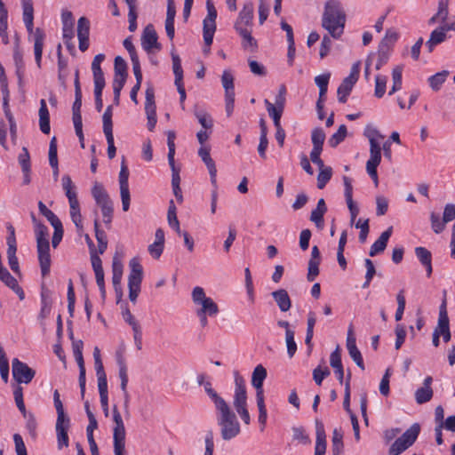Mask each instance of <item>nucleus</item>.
Listing matches in <instances>:
<instances>
[{"label": "nucleus", "instance_id": "1", "mask_svg": "<svg viewBox=\"0 0 455 455\" xmlns=\"http://www.w3.org/2000/svg\"><path fill=\"white\" fill-rule=\"evenodd\" d=\"M346 14L339 2L329 0L324 6L322 25L333 38H339L344 32Z\"/></svg>", "mask_w": 455, "mask_h": 455}, {"label": "nucleus", "instance_id": "2", "mask_svg": "<svg viewBox=\"0 0 455 455\" xmlns=\"http://www.w3.org/2000/svg\"><path fill=\"white\" fill-rule=\"evenodd\" d=\"M215 410L222 439L229 441L236 437L241 432L240 424L229 404L226 402L216 407Z\"/></svg>", "mask_w": 455, "mask_h": 455}, {"label": "nucleus", "instance_id": "3", "mask_svg": "<svg viewBox=\"0 0 455 455\" xmlns=\"http://www.w3.org/2000/svg\"><path fill=\"white\" fill-rule=\"evenodd\" d=\"M267 378V370L261 364L257 365L251 375V385L256 389V401L259 409V422L261 430L264 429L267 422V413L265 405L263 382Z\"/></svg>", "mask_w": 455, "mask_h": 455}, {"label": "nucleus", "instance_id": "4", "mask_svg": "<svg viewBox=\"0 0 455 455\" xmlns=\"http://www.w3.org/2000/svg\"><path fill=\"white\" fill-rule=\"evenodd\" d=\"M207 15L203 21V36L205 47L204 52L208 54L210 52V46L212 44L213 36L216 31V19L217 10L212 0L206 1Z\"/></svg>", "mask_w": 455, "mask_h": 455}, {"label": "nucleus", "instance_id": "5", "mask_svg": "<svg viewBox=\"0 0 455 455\" xmlns=\"http://www.w3.org/2000/svg\"><path fill=\"white\" fill-rule=\"evenodd\" d=\"M130 274L128 276L129 299L133 304L140 292V285L143 279V267L137 258H132L129 262Z\"/></svg>", "mask_w": 455, "mask_h": 455}, {"label": "nucleus", "instance_id": "6", "mask_svg": "<svg viewBox=\"0 0 455 455\" xmlns=\"http://www.w3.org/2000/svg\"><path fill=\"white\" fill-rule=\"evenodd\" d=\"M254 18V5L252 2L248 1L243 4L238 16L234 23V29L237 34L246 31H252Z\"/></svg>", "mask_w": 455, "mask_h": 455}, {"label": "nucleus", "instance_id": "7", "mask_svg": "<svg viewBox=\"0 0 455 455\" xmlns=\"http://www.w3.org/2000/svg\"><path fill=\"white\" fill-rule=\"evenodd\" d=\"M360 73V62L353 64L350 74L347 76L337 90L338 100L340 103L347 102V97L350 94L354 85L358 80Z\"/></svg>", "mask_w": 455, "mask_h": 455}, {"label": "nucleus", "instance_id": "8", "mask_svg": "<svg viewBox=\"0 0 455 455\" xmlns=\"http://www.w3.org/2000/svg\"><path fill=\"white\" fill-rule=\"evenodd\" d=\"M370 143V158L366 162V171L370 177L378 186L377 168L381 162V146L380 141H375L371 139Z\"/></svg>", "mask_w": 455, "mask_h": 455}, {"label": "nucleus", "instance_id": "9", "mask_svg": "<svg viewBox=\"0 0 455 455\" xmlns=\"http://www.w3.org/2000/svg\"><path fill=\"white\" fill-rule=\"evenodd\" d=\"M113 444L114 450H125V427L116 405L113 406Z\"/></svg>", "mask_w": 455, "mask_h": 455}, {"label": "nucleus", "instance_id": "10", "mask_svg": "<svg viewBox=\"0 0 455 455\" xmlns=\"http://www.w3.org/2000/svg\"><path fill=\"white\" fill-rule=\"evenodd\" d=\"M235 393L233 397V405L236 412L247 409V394L244 379L238 371H234Z\"/></svg>", "mask_w": 455, "mask_h": 455}, {"label": "nucleus", "instance_id": "11", "mask_svg": "<svg viewBox=\"0 0 455 455\" xmlns=\"http://www.w3.org/2000/svg\"><path fill=\"white\" fill-rule=\"evenodd\" d=\"M112 116V106H108L103 114L102 121L103 132L108 142V156L110 159L115 157L116 152V148L114 144Z\"/></svg>", "mask_w": 455, "mask_h": 455}, {"label": "nucleus", "instance_id": "12", "mask_svg": "<svg viewBox=\"0 0 455 455\" xmlns=\"http://www.w3.org/2000/svg\"><path fill=\"white\" fill-rule=\"evenodd\" d=\"M12 364V376L18 383L28 384L35 377L36 371L18 358H14Z\"/></svg>", "mask_w": 455, "mask_h": 455}, {"label": "nucleus", "instance_id": "13", "mask_svg": "<svg viewBox=\"0 0 455 455\" xmlns=\"http://www.w3.org/2000/svg\"><path fill=\"white\" fill-rule=\"evenodd\" d=\"M172 69L175 76L174 84L177 86L178 92L180 94V101L184 108V101L186 100V91L183 84V70L181 67V60L177 54H172Z\"/></svg>", "mask_w": 455, "mask_h": 455}, {"label": "nucleus", "instance_id": "14", "mask_svg": "<svg viewBox=\"0 0 455 455\" xmlns=\"http://www.w3.org/2000/svg\"><path fill=\"white\" fill-rule=\"evenodd\" d=\"M25 27L28 32L33 36L35 59L37 66L40 68L45 34L39 28L34 30V23H30L29 26L25 25Z\"/></svg>", "mask_w": 455, "mask_h": 455}, {"label": "nucleus", "instance_id": "15", "mask_svg": "<svg viewBox=\"0 0 455 455\" xmlns=\"http://www.w3.org/2000/svg\"><path fill=\"white\" fill-rule=\"evenodd\" d=\"M10 235L7 237V258H8V263L10 266V268L15 273L20 275V266L18 258L16 257V251H17V245H16V238H15V233L14 228L12 226L9 227Z\"/></svg>", "mask_w": 455, "mask_h": 455}, {"label": "nucleus", "instance_id": "16", "mask_svg": "<svg viewBox=\"0 0 455 455\" xmlns=\"http://www.w3.org/2000/svg\"><path fill=\"white\" fill-rule=\"evenodd\" d=\"M36 249L38 254V260L43 276H46L50 273L51 268V255H50V243L48 242L36 243Z\"/></svg>", "mask_w": 455, "mask_h": 455}, {"label": "nucleus", "instance_id": "17", "mask_svg": "<svg viewBox=\"0 0 455 455\" xmlns=\"http://www.w3.org/2000/svg\"><path fill=\"white\" fill-rule=\"evenodd\" d=\"M347 348L348 351V354L352 360L355 363V364L361 369L364 370V363L363 359L362 356V354L360 350L356 347V341L355 337L354 334L353 326L350 325L347 330Z\"/></svg>", "mask_w": 455, "mask_h": 455}, {"label": "nucleus", "instance_id": "18", "mask_svg": "<svg viewBox=\"0 0 455 455\" xmlns=\"http://www.w3.org/2000/svg\"><path fill=\"white\" fill-rule=\"evenodd\" d=\"M158 36L154 28V26L149 24L148 25L143 31L141 36V45L142 48L147 52H150L153 49L160 50L161 46L157 42Z\"/></svg>", "mask_w": 455, "mask_h": 455}, {"label": "nucleus", "instance_id": "19", "mask_svg": "<svg viewBox=\"0 0 455 455\" xmlns=\"http://www.w3.org/2000/svg\"><path fill=\"white\" fill-rule=\"evenodd\" d=\"M90 21L85 17L79 18L77 21V37L79 50L85 52L89 47Z\"/></svg>", "mask_w": 455, "mask_h": 455}, {"label": "nucleus", "instance_id": "20", "mask_svg": "<svg viewBox=\"0 0 455 455\" xmlns=\"http://www.w3.org/2000/svg\"><path fill=\"white\" fill-rule=\"evenodd\" d=\"M92 195L101 211L113 207V202L101 184L96 182L93 185Z\"/></svg>", "mask_w": 455, "mask_h": 455}, {"label": "nucleus", "instance_id": "21", "mask_svg": "<svg viewBox=\"0 0 455 455\" xmlns=\"http://www.w3.org/2000/svg\"><path fill=\"white\" fill-rule=\"evenodd\" d=\"M70 427V419L69 418L60 419L56 420V435H57V443L58 448L61 450L63 447L68 446V431Z\"/></svg>", "mask_w": 455, "mask_h": 455}, {"label": "nucleus", "instance_id": "22", "mask_svg": "<svg viewBox=\"0 0 455 455\" xmlns=\"http://www.w3.org/2000/svg\"><path fill=\"white\" fill-rule=\"evenodd\" d=\"M0 280L10 289H12L20 298L24 299L25 294L22 288L19 285L18 281L10 272L4 267H0Z\"/></svg>", "mask_w": 455, "mask_h": 455}, {"label": "nucleus", "instance_id": "23", "mask_svg": "<svg viewBox=\"0 0 455 455\" xmlns=\"http://www.w3.org/2000/svg\"><path fill=\"white\" fill-rule=\"evenodd\" d=\"M198 156L201 157L202 161L204 163L208 169L212 185L216 187L217 169L213 159L211 157L210 148L200 147L198 149Z\"/></svg>", "mask_w": 455, "mask_h": 455}, {"label": "nucleus", "instance_id": "24", "mask_svg": "<svg viewBox=\"0 0 455 455\" xmlns=\"http://www.w3.org/2000/svg\"><path fill=\"white\" fill-rule=\"evenodd\" d=\"M92 266L95 274L96 283L100 291L101 296L105 298V283H104V270L102 267V262L99 256L92 254L91 256Z\"/></svg>", "mask_w": 455, "mask_h": 455}, {"label": "nucleus", "instance_id": "25", "mask_svg": "<svg viewBox=\"0 0 455 455\" xmlns=\"http://www.w3.org/2000/svg\"><path fill=\"white\" fill-rule=\"evenodd\" d=\"M393 228L389 227L387 230L381 233L379 237L373 243L371 246L369 255L371 257H374L379 253H381L385 251L387 242L392 235Z\"/></svg>", "mask_w": 455, "mask_h": 455}, {"label": "nucleus", "instance_id": "26", "mask_svg": "<svg viewBox=\"0 0 455 455\" xmlns=\"http://www.w3.org/2000/svg\"><path fill=\"white\" fill-rule=\"evenodd\" d=\"M327 212V206L323 198L317 202L316 208L311 212L310 220L315 223L317 228L323 229L324 226L323 216Z\"/></svg>", "mask_w": 455, "mask_h": 455}, {"label": "nucleus", "instance_id": "27", "mask_svg": "<svg viewBox=\"0 0 455 455\" xmlns=\"http://www.w3.org/2000/svg\"><path fill=\"white\" fill-rule=\"evenodd\" d=\"M39 115V127L43 133L49 134L51 131L50 126V114L47 108L45 100H40Z\"/></svg>", "mask_w": 455, "mask_h": 455}, {"label": "nucleus", "instance_id": "28", "mask_svg": "<svg viewBox=\"0 0 455 455\" xmlns=\"http://www.w3.org/2000/svg\"><path fill=\"white\" fill-rule=\"evenodd\" d=\"M278 308L282 312H287L291 307V301L286 290L279 289L271 293Z\"/></svg>", "mask_w": 455, "mask_h": 455}, {"label": "nucleus", "instance_id": "29", "mask_svg": "<svg viewBox=\"0 0 455 455\" xmlns=\"http://www.w3.org/2000/svg\"><path fill=\"white\" fill-rule=\"evenodd\" d=\"M316 443L315 455H324L326 451V441L323 425L319 419H315Z\"/></svg>", "mask_w": 455, "mask_h": 455}, {"label": "nucleus", "instance_id": "30", "mask_svg": "<svg viewBox=\"0 0 455 455\" xmlns=\"http://www.w3.org/2000/svg\"><path fill=\"white\" fill-rule=\"evenodd\" d=\"M415 254L420 263L426 267L427 275L429 277L433 271L431 252L425 247H417L415 248Z\"/></svg>", "mask_w": 455, "mask_h": 455}, {"label": "nucleus", "instance_id": "31", "mask_svg": "<svg viewBox=\"0 0 455 455\" xmlns=\"http://www.w3.org/2000/svg\"><path fill=\"white\" fill-rule=\"evenodd\" d=\"M193 113L201 124L202 128L204 130H210V132H212L213 128V120L211 115L197 106H195Z\"/></svg>", "mask_w": 455, "mask_h": 455}, {"label": "nucleus", "instance_id": "32", "mask_svg": "<svg viewBox=\"0 0 455 455\" xmlns=\"http://www.w3.org/2000/svg\"><path fill=\"white\" fill-rule=\"evenodd\" d=\"M116 363L118 365V375L121 380L120 387L122 391H125L128 384V373L126 363L121 352H116Z\"/></svg>", "mask_w": 455, "mask_h": 455}, {"label": "nucleus", "instance_id": "33", "mask_svg": "<svg viewBox=\"0 0 455 455\" xmlns=\"http://www.w3.org/2000/svg\"><path fill=\"white\" fill-rule=\"evenodd\" d=\"M447 38V35L443 32V29L440 27L436 28L430 34L429 39L426 42V46L429 52H432L434 48L443 43Z\"/></svg>", "mask_w": 455, "mask_h": 455}, {"label": "nucleus", "instance_id": "34", "mask_svg": "<svg viewBox=\"0 0 455 455\" xmlns=\"http://www.w3.org/2000/svg\"><path fill=\"white\" fill-rule=\"evenodd\" d=\"M70 207V218L78 231L83 230V220L80 212V204L78 199L68 202Z\"/></svg>", "mask_w": 455, "mask_h": 455}, {"label": "nucleus", "instance_id": "35", "mask_svg": "<svg viewBox=\"0 0 455 455\" xmlns=\"http://www.w3.org/2000/svg\"><path fill=\"white\" fill-rule=\"evenodd\" d=\"M61 185L68 202L77 199L76 187L70 176L64 175L61 179Z\"/></svg>", "mask_w": 455, "mask_h": 455}, {"label": "nucleus", "instance_id": "36", "mask_svg": "<svg viewBox=\"0 0 455 455\" xmlns=\"http://www.w3.org/2000/svg\"><path fill=\"white\" fill-rule=\"evenodd\" d=\"M198 305L201 306V308L197 310L199 313L208 315L209 316H214L219 313L218 305L210 297L204 299Z\"/></svg>", "mask_w": 455, "mask_h": 455}, {"label": "nucleus", "instance_id": "37", "mask_svg": "<svg viewBox=\"0 0 455 455\" xmlns=\"http://www.w3.org/2000/svg\"><path fill=\"white\" fill-rule=\"evenodd\" d=\"M167 220L171 228H172L178 235L181 234V229L180 228V222L176 214V206L174 204L173 200H171L169 203V208L167 212Z\"/></svg>", "mask_w": 455, "mask_h": 455}, {"label": "nucleus", "instance_id": "38", "mask_svg": "<svg viewBox=\"0 0 455 455\" xmlns=\"http://www.w3.org/2000/svg\"><path fill=\"white\" fill-rule=\"evenodd\" d=\"M264 103L266 105L267 111L269 116L274 121V125L275 128H279L281 126V117L283 112V109H280L274 107V104L271 103L268 100H265Z\"/></svg>", "mask_w": 455, "mask_h": 455}, {"label": "nucleus", "instance_id": "39", "mask_svg": "<svg viewBox=\"0 0 455 455\" xmlns=\"http://www.w3.org/2000/svg\"><path fill=\"white\" fill-rule=\"evenodd\" d=\"M222 86L225 89V96H235L234 76L230 71L225 70L221 76Z\"/></svg>", "mask_w": 455, "mask_h": 455}, {"label": "nucleus", "instance_id": "40", "mask_svg": "<svg viewBox=\"0 0 455 455\" xmlns=\"http://www.w3.org/2000/svg\"><path fill=\"white\" fill-rule=\"evenodd\" d=\"M311 140L313 143L312 150H323V145L325 140V133L322 128H315L312 131Z\"/></svg>", "mask_w": 455, "mask_h": 455}, {"label": "nucleus", "instance_id": "41", "mask_svg": "<svg viewBox=\"0 0 455 455\" xmlns=\"http://www.w3.org/2000/svg\"><path fill=\"white\" fill-rule=\"evenodd\" d=\"M205 393L211 398L212 403H214L215 408L219 405L226 403V401L212 387V384L210 381H206L203 385Z\"/></svg>", "mask_w": 455, "mask_h": 455}, {"label": "nucleus", "instance_id": "42", "mask_svg": "<svg viewBox=\"0 0 455 455\" xmlns=\"http://www.w3.org/2000/svg\"><path fill=\"white\" fill-rule=\"evenodd\" d=\"M402 72L403 68L401 66L395 67L392 71L393 85L389 94H393L402 88Z\"/></svg>", "mask_w": 455, "mask_h": 455}, {"label": "nucleus", "instance_id": "43", "mask_svg": "<svg viewBox=\"0 0 455 455\" xmlns=\"http://www.w3.org/2000/svg\"><path fill=\"white\" fill-rule=\"evenodd\" d=\"M433 397L432 388L419 387L415 392V399L419 404L425 403L430 401Z\"/></svg>", "mask_w": 455, "mask_h": 455}, {"label": "nucleus", "instance_id": "44", "mask_svg": "<svg viewBox=\"0 0 455 455\" xmlns=\"http://www.w3.org/2000/svg\"><path fill=\"white\" fill-rule=\"evenodd\" d=\"M347 136V127L345 124L339 125L338 131L329 139V145L331 148L337 147Z\"/></svg>", "mask_w": 455, "mask_h": 455}, {"label": "nucleus", "instance_id": "45", "mask_svg": "<svg viewBox=\"0 0 455 455\" xmlns=\"http://www.w3.org/2000/svg\"><path fill=\"white\" fill-rule=\"evenodd\" d=\"M252 31H246L238 34L242 37V45L244 49H249L251 52H255L257 49V41L251 36Z\"/></svg>", "mask_w": 455, "mask_h": 455}, {"label": "nucleus", "instance_id": "46", "mask_svg": "<svg viewBox=\"0 0 455 455\" xmlns=\"http://www.w3.org/2000/svg\"><path fill=\"white\" fill-rule=\"evenodd\" d=\"M105 60V55L103 53L97 54L92 62V70L93 74V78H104L103 71L100 68L101 62Z\"/></svg>", "mask_w": 455, "mask_h": 455}, {"label": "nucleus", "instance_id": "47", "mask_svg": "<svg viewBox=\"0 0 455 455\" xmlns=\"http://www.w3.org/2000/svg\"><path fill=\"white\" fill-rule=\"evenodd\" d=\"M447 71L436 73L428 78L429 85L434 91H438L442 84L445 82Z\"/></svg>", "mask_w": 455, "mask_h": 455}, {"label": "nucleus", "instance_id": "48", "mask_svg": "<svg viewBox=\"0 0 455 455\" xmlns=\"http://www.w3.org/2000/svg\"><path fill=\"white\" fill-rule=\"evenodd\" d=\"M330 77H331L330 73L319 75L315 77V83L319 87V91H321V97H325V94L328 90V84H329Z\"/></svg>", "mask_w": 455, "mask_h": 455}, {"label": "nucleus", "instance_id": "49", "mask_svg": "<svg viewBox=\"0 0 455 455\" xmlns=\"http://www.w3.org/2000/svg\"><path fill=\"white\" fill-rule=\"evenodd\" d=\"M430 221L431 228L435 234H440L445 229L446 222L443 219L441 220L439 215L434 212L430 213Z\"/></svg>", "mask_w": 455, "mask_h": 455}, {"label": "nucleus", "instance_id": "50", "mask_svg": "<svg viewBox=\"0 0 455 455\" xmlns=\"http://www.w3.org/2000/svg\"><path fill=\"white\" fill-rule=\"evenodd\" d=\"M294 331H285V342L287 347V353L290 358H291L297 351V344L294 339Z\"/></svg>", "mask_w": 455, "mask_h": 455}, {"label": "nucleus", "instance_id": "51", "mask_svg": "<svg viewBox=\"0 0 455 455\" xmlns=\"http://www.w3.org/2000/svg\"><path fill=\"white\" fill-rule=\"evenodd\" d=\"M396 301H397V309L395 315V318L396 321H400L403 318V315L404 313L405 309V297H404V291L401 290L397 295H396Z\"/></svg>", "mask_w": 455, "mask_h": 455}, {"label": "nucleus", "instance_id": "52", "mask_svg": "<svg viewBox=\"0 0 455 455\" xmlns=\"http://www.w3.org/2000/svg\"><path fill=\"white\" fill-rule=\"evenodd\" d=\"M52 226L54 229L52 244L53 248H56L62 240L64 230L60 220L52 224Z\"/></svg>", "mask_w": 455, "mask_h": 455}, {"label": "nucleus", "instance_id": "53", "mask_svg": "<svg viewBox=\"0 0 455 455\" xmlns=\"http://www.w3.org/2000/svg\"><path fill=\"white\" fill-rule=\"evenodd\" d=\"M420 431V427L418 423H414L409 429H407L402 436L411 445L414 443Z\"/></svg>", "mask_w": 455, "mask_h": 455}, {"label": "nucleus", "instance_id": "54", "mask_svg": "<svg viewBox=\"0 0 455 455\" xmlns=\"http://www.w3.org/2000/svg\"><path fill=\"white\" fill-rule=\"evenodd\" d=\"M434 331H437L438 335L443 337L444 342H449L451 340V335L449 322H438Z\"/></svg>", "mask_w": 455, "mask_h": 455}, {"label": "nucleus", "instance_id": "55", "mask_svg": "<svg viewBox=\"0 0 455 455\" xmlns=\"http://www.w3.org/2000/svg\"><path fill=\"white\" fill-rule=\"evenodd\" d=\"M355 226L356 228L360 229V234L358 237L359 242L362 243H365L370 231L369 220H365L363 221L361 219H359L357 222L355 224Z\"/></svg>", "mask_w": 455, "mask_h": 455}, {"label": "nucleus", "instance_id": "56", "mask_svg": "<svg viewBox=\"0 0 455 455\" xmlns=\"http://www.w3.org/2000/svg\"><path fill=\"white\" fill-rule=\"evenodd\" d=\"M331 178V168L326 167L320 170L317 176V188L323 189Z\"/></svg>", "mask_w": 455, "mask_h": 455}, {"label": "nucleus", "instance_id": "57", "mask_svg": "<svg viewBox=\"0 0 455 455\" xmlns=\"http://www.w3.org/2000/svg\"><path fill=\"white\" fill-rule=\"evenodd\" d=\"M38 209L40 213L47 219L51 225L60 220L58 216L52 211L49 210L42 201L38 202Z\"/></svg>", "mask_w": 455, "mask_h": 455}, {"label": "nucleus", "instance_id": "58", "mask_svg": "<svg viewBox=\"0 0 455 455\" xmlns=\"http://www.w3.org/2000/svg\"><path fill=\"white\" fill-rule=\"evenodd\" d=\"M364 265L366 267L367 271L365 274V282L363 284V288H367L369 287L374 275L376 274V269L372 260H371L370 259H366L364 260Z\"/></svg>", "mask_w": 455, "mask_h": 455}, {"label": "nucleus", "instance_id": "59", "mask_svg": "<svg viewBox=\"0 0 455 455\" xmlns=\"http://www.w3.org/2000/svg\"><path fill=\"white\" fill-rule=\"evenodd\" d=\"M343 435L342 434L337 430L334 429L333 435H332V451L334 455H339L343 448V442H342Z\"/></svg>", "mask_w": 455, "mask_h": 455}, {"label": "nucleus", "instance_id": "60", "mask_svg": "<svg viewBox=\"0 0 455 455\" xmlns=\"http://www.w3.org/2000/svg\"><path fill=\"white\" fill-rule=\"evenodd\" d=\"M387 85V77L384 76H377L375 77V92L377 98H381L385 94Z\"/></svg>", "mask_w": 455, "mask_h": 455}, {"label": "nucleus", "instance_id": "61", "mask_svg": "<svg viewBox=\"0 0 455 455\" xmlns=\"http://www.w3.org/2000/svg\"><path fill=\"white\" fill-rule=\"evenodd\" d=\"M13 395L18 409L23 414L24 418H27V411L23 401L22 387H17L13 392Z\"/></svg>", "mask_w": 455, "mask_h": 455}, {"label": "nucleus", "instance_id": "62", "mask_svg": "<svg viewBox=\"0 0 455 455\" xmlns=\"http://www.w3.org/2000/svg\"><path fill=\"white\" fill-rule=\"evenodd\" d=\"M83 347H84V343L82 340H73L72 349H73V354H74L75 359L77 363H84V357H83Z\"/></svg>", "mask_w": 455, "mask_h": 455}, {"label": "nucleus", "instance_id": "63", "mask_svg": "<svg viewBox=\"0 0 455 455\" xmlns=\"http://www.w3.org/2000/svg\"><path fill=\"white\" fill-rule=\"evenodd\" d=\"M114 74L127 76V64L121 56H116L115 58Z\"/></svg>", "mask_w": 455, "mask_h": 455}, {"label": "nucleus", "instance_id": "64", "mask_svg": "<svg viewBox=\"0 0 455 455\" xmlns=\"http://www.w3.org/2000/svg\"><path fill=\"white\" fill-rule=\"evenodd\" d=\"M35 234H36V243L38 242H48V228L44 224L37 225V227L35 228Z\"/></svg>", "mask_w": 455, "mask_h": 455}]
</instances>
